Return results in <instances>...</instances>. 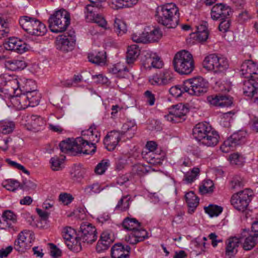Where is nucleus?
I'll list each match as a JSON object with an SVG mask.
<instances>
[{"label": "nucleus", "mask_w": 258, "mask_h": 258, "mask_svg": "<svg viewBox=\"0 0 258 258\" xmlns=\"http://www.w3.org/2000/svg\"><path fill=\"white\" fill-rule=\"evenodd\" d=\"M241 76L246 79L243 81V94L253 98L258 83V64L251 60H246L240 67Z\"/></svg>", "instance_id": "nucleus-1"}, {"label": "nucleus", "mask_w": 258, "mask_h": 258, "mask_svg": "<svg viewBox=\"0 0 258 258\" xmlns=\"http://www.w3.org/2000/svg\"><path fill=\"white\" fill-rule=\"evenodd\" d=\"M157 21L167 28H175L179 23L178 8L174 3H166L156 10Z\"/></svg>", "instance_id": "nucleus-2"}, {"label": "nucleus", "mask_w": 258, "mask_h": 258, "mask_svg": "<svg viewBox=\"0 0 258 258\" xmlns=\"http://www.w3.org/2000/svg\"><path fill=\"white\" fill-rule=\"evenodd\" d=\"M97 232L96 227L92 224L85 222L80 225V229L75 236V242L72 244L67 243L68 248L73 251H80L82 249L81 241L93 243L97 238Z\"/></svg>", "instance_id": "nucleus-3"}, {"label": "nucleus", "mask_w": 258, "mask_h": 258, "mask_svg": "<svg viewBox=\"0 0 258 258\" xmlns=\"http://www.w3.org/2000/svg\"><path fill=\"white\" fill-rule=\"evenodd\" d=\"M174 70L181 75H188L195 68L192 54L185 50L177 52L173 60Z\"/></svg>", "instance_id": "nucleus-4"}, {"label": "nucleus", "mask_w": 258, "mask_h": 258, "mask_svg": "<svg viewBox=\"0 0 258 258\" xmlns=\"http://www.w3.org/2000/svg\"><path fill=\"white\" fill-rule=\"evenodd\" d=\"M49 28L51 32L58 33L64 31L70 24V15L65 10L56 11L48 20Z\"/></svg>", "instance_id": "nucleus-5"}, {"label": "nucleus", "mask_w": 258, "mask_h": 258, "mask_svg": "<svg viewBox=\"0 0 258 258\" xmlns=\"http://www.w3.org/2000/svg\"><path fill=\"white\" fill-rule=\"evenodd\" d=\"M19 24L24 31L32 35L42 36L47 31L45 25L34 18L22 16Z\"/></svg>", "instance_id": "nucleus-6"}, {"label": "nucleus", "mask_w": 258, "mask_h": 258, "mask_svg": "<svg viewBox=\"0 0 258 258\" xmlns=\"http://www.w3.org/2000/svg\"><path fill=\"white\" fill-rule=\"evenodd\" d=\"M208 88V82L201 77L186 80L183 84L184 92L191 95H202L207 92Z\"/></svg>", "instance_id": "nucleus-7"}, {"label": "nucleus", "mask_w": 258, "mask_h": 258, "mask_svg": "<svg viewBox=\"0 0 258 258\" xmlns=\"http://www.w3.org/2000/svg\"><path fill=\"white\" fill-rule=\"evenodd\" d=\"M86 135L88 136L87 138H77V144L85 146L87 147H93L92 150H85L84 152L86 153L95 152L96 150L95 145L99 141L100 137V133L96 130V126L93 124L87 131L82 132V135L85 136Z\"/></svg>", "instance_id": "nucleus-8"}, {"label": "nucleus", "mask_w": 258, "mask_h": 258, "mask_svg": "<svg viewBox=\"0 0 258 258\" xmlns=\"http://www.w3.org/2000/svg\"><path fill=\"white\" fill-rule=\"evenodd\" d=\"M251 192L248 189L240 191L232 196L231 203L234 208L244 212L251 201Z\"/></svg>", "instance_id": "nucleus-9"}, {"label": "nucleus", "mask_w": 258, "mask_h": 258, "mask_svg": "<svg viewBox=\"0 0 258 258\" xmlns=\"http://www.w3.org/2000/svg\"><path fill=\"white\" fill-rule=\"evenodd\" d=\"M246 133L243 131H239L234 133L230 137L225 140L221 147L223 152H228L229 149L226 148H233L237 145L242 144L245 142Z\"/></svg>", "instance_id": "nucleus-10"}, {"label": "nucleus", "mask_w": 258, "mask_h": 258, "mask_svg": "<svg viewBox=\"0 0 258 258\" xmlns=\"http://www.w3.org/2000/svg\"><path fill=\"white\" fill-rule=\"evenodd\" d=\"M33 235L30 231H24L20 232L15 241L14 248L18 251L23 252L30 245Z\"/></svg>", "instance_id": "nucleus-11"}, {"label": "nucleus", "mask_w": 258, "mask_h": 258, "mask_svg": "<svg viewBox=\"0 0 258 258\" xmlns=\"http://www.w3.org/2000/svg\"><path fill=\"white\" fill-rule=\"evenodd\" d=\"M33 83L31 80L28 81L26 84L25 88L21 90V92H23L22 97L28 100L30 106H35L39 104L40 95L36 89L32 90L29 88L30 84Z\"/></svg>", "instance_id": "nucleus-12"}, {"label": "nucleus", "mask_w": 258, "mask_h": 258, "mask_svg": "<svg viewBox=\"0 0 258 258\" xmlns=\"http://www.w3.org/2000/svg\"><path fill=\"white\" fill-rule=\"evenodd\" d=\"M231 13L228 6L222 3L217 4L211 9V17L213 20H223L229 17Z\"/></svg>", "instance_id": "nucleus-13"}, {"label": "nucleus", "mask_w": 258, "mask_h": 258, "mask_svg": "<svg viewBox=\"0 0 258 258\" xmlns=\"http://www.w3.org/2000/svg\"><path fill=\"white\" fill-rule=\"evenodd\" d=\"M114 238L112 234L108 231H103L96 245V250L98 252H102L107 249L114 241Z\"/></svg>", "instance_id": "nucleus-14"}, {"label": "nucleus", "mask_w": 258, "mask_h": 258, "mask_svg": "<svg viewBox=\"0 0 258 258\" xmlns=\"http://www.w3.org/2000/svg\"><path fill=\"white\" fill-rule=\"evenodd\" d=\"M5 48L8 50H14L19 53H23L27 49L26 44L17 38H10L4 44Z\"/></svg>", "instance_id": "nucleus-15"}, {"label": "nucleus", "mask_w": 258, "mask_h": 258, "mask_svg": "<svg viewBox=\"0 0 258 258\" xmlns=\"http://www.w3.org/2000/svg\"><path fill=\"white\" fill-rule=\"evenodd\" d=\"M212 128L206 122L199 123L192 129V135L197 141L201 142Z\"/></svg>", "instance_id": "nucleus-16"}, {"label": "nucleus", "mask_w": 258, "mask_h": 258, "mask_svg": "<svg viewBox=\"0 0 258 258\" xmlns=\"http://www.w3.org/2000/svg\"><path fill=\"white\" fill-rule=\"evenodd\" d=\"M207 100L211 105L221 107H229L232 104L231 98L222 95L209 96Z\"/></svg>", "instance_id": "nucleus-17"}, {"label": "nucleus", "mask_w": 258, "mask_h": 258, "mask_svg": "<svg viewBox=\"0 0 258 258\" xmlns=\"http://www.w3.org/2000/svg\"><path fill=\"white\" fill-rule=\"evenodd\" d=\"M242 236H233L230 237L226 242L225 247V254L231 257L234 256L237 252V247L239 244L242 242Z\"/></svg>", "instance_id": "nucleus-18"}, {"label": "nucleus", "mask_w": 258, "mask_h": 258, "mask_svg": "<svg viewBox=\"0 0 258 258\" xmlns=\"http://www.w3.org/2000/svg\"><path fill=\"white\" fill-rule=\"evenodd\" d=\"M121 137L120 132L116 131L110 132L106 135L103 141L106 148L110 151L114 150Z\"/></svg>", "instance_id": "nucleus-19"}, {"label": "nucleus", "mask_w": 258, "mask_h": 258, "mask_svg": "<svg viewBox=\"0 0 258 258\" xmlns=\"http://www.w3.org/2000/svg\"><path fill=\"white\" fill-rule=\"evenodd\" d=\"M76 142L77 138L76 140L68 138L62 141L59 144L61 151L75 155L77 153L76 150H78V146L81 145L77 144Z\"/></svg>", "instance_id": "nucleus-20"}, {"label": "nucleus", "mask_w": 258, "mask_h": 258, "mask_svg": "<svg viewBox=\"0 0 258 258\" xmlns=\"http://www.w3.org/2000/svg\"><path fill=\"white\" fill-rule=\"evenodd\" d=\"M188 112V108L185 107L183 104L179 103L175 105L170 111L169 114L165 116V117L167 120L170 121H173V117L176 118H182L185 116Z\"/></svg>", "instance_id": "nucleus-21"}, {"label": "nucleus", "mask_w": 258, "mask_h": 258, "mask_svg": "<svg viewBox=\"0 0 258 258\" xmlns=\"http://www.w3.org/2000/svg\"><path fill=\"white\" fill-rule=\"evenodd\" d=\"M75 42L76 39L70 40L66 35H64L57 40L56 48L63 52H67L74 49Z\"/></svg>", "instance_id": "nucleus-22"}, {"label": "nucleus", "mask_w": 258, "mask_h": 258, "mask_svg": "<svg viewBox=\"0 0 258 258\" xmlns=\"http://www.w3.org/2000/svg\"><path fill=\"white\" fill-rule=\"evenodd\" d=\"M145 56L146 59L144 62L145 67L149 69L151 68L160 69L163 67L162 61L156 54L147 52Z\"/></svg>", "instance_id": "nucleus-23"}, {"label": "nucleus", "mask_w": 258, "mask_h": 258, "mask_svg": "<svg viewBox=\"0 0 258 258\" xmlns=\"http://www.w3.org/2000/svg\"><path fill=\"white\" fill-rule=\"evenodd\" d=\"M242 239L245 237L244 241H242V247L245 250L252 249L258 243V233H253L246 236L241 234Z\"/></svg>", "instance_id": "nucleus-24"}, {"label": "nucleus", "mask_w": 258, "mask_h": 258, "mask_svg": "<svg viewBox=\"0 0 258 258\" xmlns=\"http://www.w3.org/2000/svg\"><path fill=\"white\" fill-rule=\"evenodd\" d=\"M219 138L218 132L212 128L201 143L208 147H214L218 143Z\"/></svg>", "instance_id": "nucleus-25"}, {"label": "nucleus", "mask_w": 258, "mask_h": 258, "mask_svg": "<svg viewBox=\"0 0 258 258\" xmlns=\"http://www.w3.org/2000/svg\"><path fill=\"white\" fill-rule=\"evenodd\" d=\"M5 66L7 69L12 71H20L24 69L26 66L25 61L22 59H12L6 60Z\"/></svg>", "instance_id": "nucleus-26"}, {"label": "nucleus", "mask_w": 258, "mask_h": 258, "mask_svg": "<svg viewBox=\"0 0 258 258\" xmlns=\"http://www.w3.org/2000/svg\"><path fill=\"white\" fill-rule=\"evenodd\" d=\"M88 58L89 61L98 64H104L106 62V52L103 51H94L88 54Z\"/></svg>", "instance_id": "nucleus-27"}, {"label": "nucleus", "mask_w": 258, "mask_h": 258, "mask_svg": "<svg viewBox=\"0 0 258 258\" xmlns=\"http://www.w3.org/2000/svg\"><path fill=\"white\" fill-rule=\"evenodd\" d=\"M101 9H97L96 10V12H93L92 13L85 10L86 18L89 21H93L101 27H105L107 22L104 18L98 14L99 10Z\"/></svg>", "instance_id": "nucleus-28"}, {"label": "nucleus", "mask_w": 258, "mask_h": 258, "mask_svg": "<svg viewBox=\"0 0 258 258\" xmlns=\"http://www.w3.org/2000/svg\"><path fill=\"white\" fill-rule=\"evenodd\" d=\"M186 202L188 207V213L192 214L199 203V199L193 191H189L185 195Z\"/></svg>", "instance_id": "nucleus-29"}, {"label": "nucleus", "mask_w": 258, "mask_h": 258, "mask_svg": "<svg viewBox=\"0 0 258 258\" xmlns=\"http://www.w3.org/2000/svg\"><path fill=\"white\" fill-rule=\"evenodd\" d=\"M137 3L138 0H111L108 2L110 8L114 10L131 7Z\"/></svg>", "instance_id": "nucleus-30"}, {"label": "nucleus", "mask_w": 258, "mask_h": 258, "mask_svg": "<svg viewBox=\"0 0 258 258\" xmlns=\"http://www.w3.org/2000/svg\"><path fill=\"white\" fill-rule=\"evenodd\" d=\"M140 53L139 46L136 44L128 46L126 54V62L128 64L133 63Z\"/></svg>", "instance_id": "nucleus-31"}, {"label": "nucleus", "mask_w": 258, "mask_h": 258, "mask_svg": "<svg viewBox=\"0 0 258 258\" xmlns=\"http://www.w3.org/2000/svg\"><path fill=\"white\" fill-rule=\"evenodd\" d=\"M216 64L214 70V72L216 73H223L229 68L227 58L219 54H218Z\"/></svg>", "instance_id": "nucleus-32"}, {"label": "nucleus", "mask_w": 258, "mask_h": 258, "mask_svg": "<svg viewBox=\"0 0 258 258\" xmlns=\"http://www.w3.org/2000/svg\"><path fill=\"white\" fill-rule=\"evenodd\" d=\"M218 54H210L206 56L203 62V67L207 70L214 72Z\"/></svg>", "instance_id": "nucleus-33"}, {"label": "nucleus", "mask_w": 258, "mask_h": 258, "mask_svg": "<svg viewBox=\"0 0 258 258\" xmlns=\"http://www.w3.org/2000/svg\"><path fill=\"white\" fill-rule=\"evenodd\" d=\"M132 201L131 197L129 195L122 196L118 202L115 209L121 212L126 211L129 209L130 204Z\"/></svg>", "instance_id": "nucleus-34"}, {"label": "nucleus", "mask_w": 258, "mask_h": 258, "mask_svg": "<svg viewBox=\"0 0 258 258\" xmlns=\"http://www.w3.org/2000/svg\"><path fill=\"white\" fill-rule=\"evenodd\" d=\"M137 127L134 122L130 121L125 123L122 125V131L120 132V135H125L127 139L132 138L135 134Z\"/></svg>", "instance_id": "nucleus-35"}, {"label": "nucleus", "mask_w": 258, "mask_h": 258, "mask_svg": "<svg viewBox=\"0 0 258 258\" xmlns=\"http://www.w3.org/2000/svg\"><path fill=\"white\" fill-rule=\"evenodd\" d=\"M122 225L124 229L132 231L141 227V223L136 218L130 217L125 218Z\"/></svg>", "instance_id": "nucleus-36"}, {"label": "nucleus", "mask_w": 258, "mask_h": 258, "mask_svg": "<svg viewBox=\"0 0 258 258\" xmlns=\"http://www.w3.org/2000/svg\"><path fill=\"white\" fill-rule=\"evenodd\" d=\"M85 169L81 165H75L71 172V178L76 182H80L84 178Z\"/></svg>", "instance_id": "nucleus-37"}, {"label": "nucleus", "mask_w": 258, "mask_h": 258, "mask_svg": "<svg viewBox=\"0 0 258 258\" xmlns=\"http://www.w3.org/2000/svg\"><path fill=\"white\" fill-rule=\"evenodd\" d=\"M2 217L4 222L6 223V226L9 228L14 229L13 224L17 222L16 215L12 211L7 210L3 213Z\"/></svg>", "instance_id": "nucleus-38"}, {"label": "nucleus", "mask_w": 258, "mask_h": 258, "mask_svg": "<svg viewBox=\"0 0 258 258\" xmlns=\"http://www.w3.org/2000/svg\"><path fill=\"white\" fill-rule=\"evenodd\" d=\"M62 236L66 240V244L70 243L72 244L73 242L75 240V235H77V233L75 229L71 227H67L63 229L62 232Z\"/></svg>", "instance_id": "nucleus-39"}, {"label": "nucleus", "mask_w": 258, "mask_h": 258, "mask_svg": "<svg viewBox=\"0 0 258 258\" xmlns=\"http://www.w3.org/2000/svg\"><path fill=\"white\" fill-rule=\"evenodd\" d=\"M132 39L133 41L140 43H149V38L148 37V32L144 31L142 32H137L132 35Z\"/></svg>", "instance_id": "nucleus-40"}, {"label": "nucleus", "mask_w": 258, "mask_h": 258, "mask_svg": "<svg viewBox=\"0 0 258 258\" xmlns=\"http://www.w3.org/2000/svg\"><path fill=\"white\" fill-rule=\"evenodd\" d=\"M205 212L211 217L219 216L223 211V208L216 205L211 204L204 207Z\"/></svg>", "instance_id": "nucleus-41"}, {"label": "nucleus", "mask_w": 258, "mask_h": 258, "mask_svg": "<svg viewBox=\"0 0 258 258\" xmlns=\"http://www.w3.org/2000/svg\"><path fill=\"white\" fill-rule=\"evenodd\" d=\"M114 29L118 35H122L127 31L125 22L118 18H115L114 23Z\"/></svg>", "instance_id": "nucleus-42"}, {"label": "nucleus", "mask_w": 258, "mask_h": 258, "mask_svg": "<svg viewBox=\"0 0 258 258\" xmlns=\"http://www.w3.org/2000/svg\"><path fill=\"white\" fill-rule=\"evenodd\" d=\"M30 124L34 130L38 131L40 127L44 125V121L41 116L32 115L30 116Z\"/></svg>", "instance_id": "nucleus-43"}, {"label": "nucleus", "mask_w": 258, "mask_h": 258, "mask_svg": "<svg viewBox=\"0 0 258 258\" xmlns=\"http://www.w3.org/2000/svg\"><path fill=\"white\" fill-rule=\"evenodd\" d=\"M0 97L3 99H10L12 103L15 106L19 107V105L21 104L19 99L18 97L9 95L4 91V88L2 87V85L0 84Z\"/></svg>", "instance_id": "nucleus-44"}, {"label": "nucleus", "mask_w": 258, "mask_h": 258, "mask_svg": "<svg viewBox=\"0 0 258 258\" xmlns=\"http://www.w3.org/2000/svg\"><path fill=\"white\" fill-rule=\"evenodd\" d=\"M244 186L243 178L238 175L233 176L230 182V188L232 189H237Z\"/></svg>", "instance_id": "nucleus-45"}, {"label": "nucleus", "mask_w": 258, "mask_h": 258, "mask_svg": "<svg viewBox=\"0 0 258 258\" xmlns=\"http://www.w3.org/2000/svg\"><path fill=\"white\" fill-rule=\"evenodd\" d=\"M91 4L87 5L85 7V10L89 11L91 13L96 12L97 9H102V3L106 0H89Z\"/></svg>", "instance_id": "nucleus-46"}, {"label": "nucleus", "mask_w": 258, "mask_h": 258, "mask_svg": "<svg viewBox=\"0 0 258 258\" xmlns=\"http://www.w3.org/2000/svg\"><path fill=\"white\" fill-rule=\"evenodd\" d=\"M214 184L213 181L208 179L199 187V191L202 194L212 192L214 190Z\"/></svg>", "instance_id": "nucleus-47"}, {"label": "nucleus", "mask_w": 258, "mask_h": 258, "mask_svg": "<svg viewBox=\"0 0 258 258\" xmlns=\"http://www.w3.org/2000/svg\"><path fill=\"white\" fill-rule=\"evenodd\" d=\"M15 128L13 121H5L0 123V132L3 134L11 133Z\"/></svg>", "instance_id": "nucleus-48"}, {"label": "nucleus", "mask_w": 258, "mask_h": 258, "mask_svg": "<svg viewBox=\"0 0 258 258\" xmlns=\"http://www.w3.org/2000/svg\"><path fill=\"white\" fill-rule=\"evenodd\" d=\"M149 81L152 85L164 86L162 71L154 74Z\"/></svg>", "instance_id": "nucleus-49"}, {"label": "nucleus", "mask_w": 258, "mask_h": 258, "mask_svg": "<svg viewBox=\"0 0 258 258\" xmlns=\"http://www.w3.org/2000/svg\"><path fill=\"white\" fill-rule=\"evenodd\" d=\"M109 166V161L107 159L102 160L95 168V172L97 174H103Z\"/></svg>", "instance_id": "nucleus-50"}, {"label": "nucleus", "mask_w": 258, "mask_h": 258, "mask_svg": "<svg viewBox=\"0 0 258 258\" xmlns=\"http://www.w3.org/2000/svg\"><path fill=\"white\" fill-rule=\"evenodd\" d=\"M162 34L158 28H155L150 33L148 32L149 43L158 41L161 38Z\"/></svg>", "instance_id": "nucleus-51"}, {"label": "nucleus", "mask_w": 258, "mask_h": 258, "mask_svg": "<svg viewBox=\"0 0 258 258\" xmlns=\"http://www.w3.org/2000/svg\"><path fill=\"white\" fill-rule=\"evenodd\" d=\"M200 170L198 168H194L190 172H187L184 175V180L187 183L192 182L198 176Z\"/></svg>", "instance_id": "nucleus-52"}, {"label": "nucleus", "mask_w": 258, "mask_h": 258, "mask_svg": "<svg viewBox=\"0 0 258 258\" xmlns=\"http://www.w3.org/2000/svg\"><path fill=\"white\" fill-rule=\"evenodd\" d=\"M4 186L8 190L14 191L19 187H21V184L16 180L9 179L6 181Z\"/></svg>", "instance_id": "nucleus-53"}, {"label": "nucleus", "mask_w": 258, "mask_h": 258, "mask_svg": "<svg viewBox=\"0 0 258 258\" xmlns=\"http://www.w3.org/2000/svg\"><path fill=\"white\" fill-rule=\"evenodd\" d=\"M103 189L98 183H95L87 186L85 188V191L88 194H97L100 192Z\"/></svg>", "instance_id": "nucleus-54"}, {"label": "nucleus", "mask_w": 258, "mask_h": 258, "mask_svg": "<svg viewBox=\"0 0 258 258\" xmlns=\"http://www.w3.org/2000/svg\"><path fill=\"white\" fill-rule=\"evenodd\" d=\"M142 155L143 157L147 160V161L152 164H155L156 161L155 159H159V155L157 154H155L154 152L152 151H148L145 152L143 151L142 152Z\"/></svg>", "instance_id": "nucleus-55"}, {"label": "nucleus", "mask_w": 258, "mask_h": 258, "mask_svg": "<svg viewBox=\"0 0 258 258\" xmlns=\"http://www.w3.org/2000/svg\"><path fill=\"white\" fill-rule=\"evenodd\" d=\"M229 160L232 164L237 165H242L244 162L242 156L237 153L231 154Z\"/></svg>", "instance_id": "nucleus-56"}, {"label": "nucleus", "mask_w": 258, "mask_h": 258, "mask_svg": "<svg viewBox=\"0 0 258 258\" xmlns=\"http://www.w3.org/2000/svg\"><path fill=\"white\" fill-rule=\"evenodd\" d=\"M62 161L63 159H60L57 156L52 157L50 160L52 169L54 171L60 170L61 168V165L62 163Z\"/></svg>", "instance_id": "nucleus-57"}, {"label": "nucleus", "mask_w": 258, "mask_h": 258, "mask_svg": "<svg viewBox=\"0 0 258 258\" xmlns=\"http://www.w3.org/2000/svg\"><path fill=\"white\" fill-rule=\"evenodd\" d=\"M133 232L134 233L135 237H137L138 239L140 240V242L144 241L148 237L147 231L144 229L138 228Z\"/></svg>", "instance_id": "nucleus-58"}, {"label": "nucleus", "mask_w": 258, "mask_h": 258, "mask_svg": "<svg viewBox=\"0 0 258 258\" xmlns=\"http://www.w3.org/2000/svg\"><path fill=\"white\" fill-rule=\"evenodd\" d=\"M9 32L8 24L5 22L4 19L0 17V39L5 37Z\"/></svg>", "instance_id": "nucleus-59"}, {"label": "nucleus", "mask_w": 258, "mask_h": 258, "mask_svg": "<svg viewBox=\"0 0 258 258\" xmlns=\"http://www.w3.org/2000/svg\"><path fill=\"white\" fill-rule=\"evenodd\" d=\"M183 92L184 91L183 86H181L180 85H175L169 89L170 94L175 97H180Z\"/></svg>", "instance_id": "nucleus-60"}, {"label": "nucleus", "mask_w": 258, "mask_h": 258, "mask_svg": "<svg viewBox=\"0 0 258 258\" xmlns=\"http://www.w3.org/2000/svg\"><path fill=\"white\" fill-rule=\"evenodd\" d=\"M50 246V254L53 258H58L61 255V251L53 243H49Z\"/></svg>", "instance_id": "nucleus-61"}, {"label": "nucleus", "mask_w": 258, "mask_h": 258, "mask_svg": "<svg viewBox=\"0 0 258 258\" xmlns=\"http://www.w3.org/2000/svg\"><path fill=\"white\" fill-rule=\"evenodd\" d=\"M222 20V21L219 25V30L221 32L225 33L228 31L231 25V21L229 19V17L227 19H224Z\"/></svg>", "instance_id": "nucleus-62"}, {"label": "nucleus", "mask_w": 258, "mask_h": 258, "mask_svg": "<svg viewBox=\"0 0 258 258\" xmlns=\"http://www.w3.org/2000/svg\"><path fill=\"white\" fill-rule=\"evenodd\" d=\"M162 73L164 85L170 84L174 80L173 75L171 71L164 70Z\"/></svg>", "instance_id": "nucleus-63"}, {"label": "nucleus", "mask_w": 258, "mask_h": 258, "mask_svg": "<svg viewBox=\"0 0 258 258\" xmlns=\"http://www.w3.org/2000/svg\"><path fill=\"white\" fill-rule=\"evenodd\" d=\"M123 248L121 243H118L115 244L111 248V255L112 258L115 256L116 253H123L124 252Z\"/></svg>", "instance_id": "nucleus-64"}]
</instances>
